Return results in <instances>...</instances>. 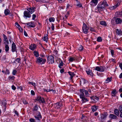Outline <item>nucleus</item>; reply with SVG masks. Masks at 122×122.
<instances>
[{
  "mask_svg": "<svg viewBox=\"0 0 122 122\" xmlns=\"http://www.w3.org/2000/svg\"><path fill=\"white\" fill-rule=\"evenodd\" d=\"M108 5L105 0H104L103 1L100 2L98 5L97 8L98 11L100 12L104 10L105 7L108 6Z\"/></svg>",
  "mask_w": 122,
  "mask_h": 122,
  "instance_id": "obj_1",
  "label": "nucleus"
},
{
  "mask_svg": "<svg viewBox=\"0 0 122 122\" xmlns=\"http://www.w3.org/2000/svg\"><path fill=\"white\" fill-rule=\"evenodd\" d=\"M89 28L87 27L86 25L83 23L82 27V30L84 33L85 34H87L88 32Z\"/></svg>",
  "mask_w": 122,
  "mask_h": 122,
  "instance_id": "obj_2",
  "label": "nucleus"
},
{
  "mask_svg": "<svg viewBox=\"0 0 122 122\" xmlns=\"http://www.w3.org/2000/svg\"><path fill=\"white\" fill-rule=\"evenodd\" d=\"M47 60L49 63H53L54 62V57L52 56H50L47 58Z\"/></svg>",
  "mask_w": 122,
  "mask_h": 122,
  "instance_id": "obj_3",
  "label": "nucleus"
},
{
  "mask_svg": "<svg viewBox=\"0 0 122 122\" xmlns=\"http://www.w3.org/2000/svg\"><path fill=\"white\" fill-rule=\"evenodd\" d=\"M46 61V59L39 57V65H42L45 63Z\"/></svg>",
  "mask_w": 122,
  "mask_h": 122,
  "instance_id": "obj_4",
  "label": "nucleus"
},
{
  "mask_svg": "<svg viewBox=\"0 0 122 122\" xmlns=\"http://www.w3.org/2000/svg\"><path fill=\"white\" fill-rule=\"evenodd\" d=\"M24 17L30 18L31 17V15L30 13L28 11L25 10L24 12Z\"/></svg>",
  "mask_w": 122,
  "mask_h": 122,
  "instance_id": "obj_5",
  "label": "nucleus"
},
{
  "mask_svg": "<svg viewBox=\"0 0 122 122\" xmlns=\"http://www.w3.org/2000/svg\"><path fill=\"white\" fill-rule=\"evenodd\" d=\"M17 50L16 48V46L13 42L11 46V51L13 52H17Z\"/></svg>",
  "mask_w": 122,
  "mask_h": 122,
  "instance_id": "obj_6",
  "label": "nucleus"
},
{
  "mask_svg": "<svg viewBox=\"0 0 122 122\" xmlns=\"http://www.w3.org/2000/svg\"><path fill=\"white\" fill-rule=\"evenodd\" d=\"M36 9L34 7H31L27 9V10L30 14H32L33 13Z\"/></svg>",
  "mask_w": 122,
  "mask_h": 122,
  "instance_id": "obj_7",
  "label": "nucleus"
},
{
  "mask_svg": "<svg viewBox=\"0 0 122 122\" xmlns=\"http://www.w3.org/2000/svg\"><path fill=\"white\" fill-rule=\"evenodd\" d=\"M3 36L4 38V43L5 44H9V42L8 41L7 38L6 36L4 34H3Z\"/></svg>",
  "mask_w": 122,
  "mask_h": 122,
  "instance_id": "obj_8",
  "label": "nucleus"
},
{
  "mask_svg": "<svg viewBox=\"0 0 122 122\" xmlns=\"http://www.w3.org/2000/svg\"><path fill=\"white\" fill-rule=\"evenodd\" d=\"M107 115L108 114L106 112L104 113L103 114H101V118L102 120L103 121L106 118Z\"/></svg>",
  "mask_w": 122,
  "mask_h": 122,
  "instance_id": "obj_9",
  "label": "nucleus"
},
{
  "mask_svg": "<svg viewBox=\"0 0 122 122\" xmlns=\"http://www.w3.org/2000/svg\"><path fill=\"white\" fill-rule=\"evenodd\" d=\"M39 102L42 104L45 103V100L43 97L39 96Z\"/></svg>",
  "mask_w": 122,
  "mask_h": 122,
  "instance_id": "obj_10",
  "label": "nucleus"
},
{
  "mask_svg": "<svg viewBox=\"0 0 122 122\" xmlns=\"http://www.w3.org/2000/svg\"><path fill=\"white\" fill-rule=\"evenodd\" d=\"M62 106V103L61 102H58L54 104V107L55 108L58 109L60 108Z\"/></svg>",
  "mask_w": 122,
  "mask_h": 122,
  "instance_id": "obj_11",
  "label": "nucleus"
},
{
  "mask_svg": "<svg viewBox=\"0 0 122 122\" xmlns=\"http://www.w3.org/2000/svg\"><path fill=\"white\" fill-rule=\"evenodd\" d=\"M36 48V45L35 44H31L29 46V49L31 50H34Z\"/></svg>",
  "mask_w": 122,
  "mask_h": 122,
  "instance_id": "obj_12",
  "label": "nucleus"
},
{
  "mask_svg": "<svg viewBox=\"0 0 122 122\" xmlns=\"http://www.w3.org/2000/svg\"><path fill=\"white\" fill-rule=\"evenodd\" d=\"M115 22L117 24H121L122 22V20L120 18H116Z\"/></svg>",
  "mask_w": 122,
  "mask_h": 122,
  "instance_id": "obj_13",
  "label": "nucleus"
},
{
  "mask_svg": "<svg viewBox=\"0 0 122 122\" xmlns=\"http://www.w3.org/2000/svg\"><path fill=\"white\" fill-rule=\"evenodd\" d=\"M98 0H92L90 3L91 5H96L98 3Z\"/></svg>",
  "mask_w": 122,
  "mask_h": 122,
  "instance_id": "obj_14",
  "label": "nucleus"
},
{
  "mask_svg": "<svg viewBox=\"0 0 122 122\" xmlns=\"http://www.w3.org/2000/svg\"><path fill=\"white\" fill-rule=\"evenodd\" d=\"M84 91L85 89H80V97L83 96H85V95L84 94Z\"/></svg>",
  "mask_w": 122,
  "mask_h": 122,
  "instance_id": "obj_15",
  "label": "nucleus"
},
{
  "mask_svg": "<svg viewBox=\"0 0 122 122\" xmlns=\"http://www.w3.org/2000/svg\"><path fill=\"white\" fill-rule=\"evenodd\" d=\"M86 71L87 75H90L92 76H93V74L92 73V70L90 69H86Z\"/></svg>",
  "mask_w": 122,
  "mask_h": 122,
  "instance_id": "obj_16",
  "label": "nucleus"
},
{
  "mask_svg": "<svg viewBox=\"0 0 122 122\" xmlns=\"http://www.w3.org/2000/svg\"><path fill=\"white\" fill-rule=\"evenodd\" d=\"M81 99V102L82 103L86 102H87L88 101V100L85 96H83L80 97Z\"/></svg>",
  "mask_w": 122,
  "mask_h": 122,
  "instance_id": "obj_17",
  "label": "nucleus"
},
{
  "mask_svg": "<svg viewBox=\"0 0 122 122\" xmlns=\"http://www.w3.org/2000/svg\"><path fill=\"white\" fill-rule=\"evenodd\" d=\"M34 54L35 56L37 57L36 58V62L37 63H38V52L36 51H34Z\"/></svg>",
  "mask_w": 122,
  "mask_h": 122,
  "instance_id": "obj_18",
  "label": "nucleus"
},
{
  "mask_svg": "<svg viewBox=\"0 0 122 122\" xmlns=\"http://www.w3.org/2000/svg\"><path fill=\"white\" fill-rule=\"evenodd\" d=\"M109 117L112 119H115L117 118V117L113 114H110L109 115Z\"/></svg>",
  "mask_w": 122,
  "mask_h": 122,
  "instance_id": "obj_19",
  "label": "nucleus"
},
{
  "mask_svg": "<svg viewBox=\"0 0 122 122\" xmlns=\"http://www.w3.org/2000/svg\"><path fill=\"white\" fill-rule=\"evenodd\" d=\"M98 106H93L91 107V108L92 111L93 112L96 111L98 109Z\"/></svg>",
  "mask_w": 122,
  "mask_h": 122,
  "instance_id": "obj_20",
  "label": "nucleus"
},
{
  "mask_svg": "<svg viewBox=\"0 0 122 122\" xmlns=\"http://www.w3.org/2000/svg\"><path fill=\"white\" fill-rule=\"evenodd\" d=\"M117 93V92L116 90H113L111 92L112 96L113 97H115Z\"/></svg>",
  "mask_w": 122,
  "mask_h": 122,
  "instance_id": "obj_21",
  "label": "nucleus"
},
{
  "mask_svg": "<svg viewBox=\"0 0 122 122\" xmlns=\"http://www.w3.org/2000/svg\"><path fill=\"white\" fill-rule=\"evenodd\" d=\"M112 80V79L111 78L108 77L107 78V79L105 81V83H108L111 81Z\"/></svg>",
  "mask_w": 122,
  "mask_h": 122,
  "instance_id": "obj_22",
  "label": "nucleus"
},
{
  "mask_svg": "<svg viewBox=\"0 0 122 122\" xmlns=\"http://www.w3.org/2000/svg\"><path fill=\"white\" fill-rule=\"evenodd\" d=\"M76 1L77 2L76 5L79 7H82V5L80 2L78 0H76Z\"/></svg>",
  "mask_w": 122,
  "mask_h": 122,
  "instance_id": "obj_23",
  "label": "nucleus"
},
{
  "mask_svg": "<svg viewBox=\"0 0 122 122\" xmlns=\"http://www.w3.org/2000/svg\"><path fill=\"white\" fill-rule=\"evenodd\" d=\"M114 113L117 116L119 115L120 113L119 110L117 109H116L114 110Z\"/></svg>",
  "mask_w": 122,
  "mask_h": 122,
  "instance_id": "obj_24",
  "label": "nucleus"
},
{
  "mask_svg": "<svg viewBox=\"0 0 122 122\" xmlns=\"http://www.w3.org/2000/svg\"><path fill=\"white\" fill-rule=\"evenodd\" d=\"M28 26H30L31 27H34V25L31 22L28 23L26 24Z\"/></svg>",
  "mask_w": 122,
  "mask_h": 122,
  "instance_id": "obj_25",
  "label": "nucleus"
},
{
  "mask_svg": "<svg viewBox=\"0 0 122 122\" xmlns=\"http://www.w3.org/2000/svg\"><path fill=\"white\" fill-rule=\"evenodd\" d=\"M100 24L101 25L105 26H107V24L106 23L105 21H101L100 22Z\"/></svg>",
  "mask_w": 122,
  "mask_h": 122,
  "instance_id": "obj_26",
  "label": "nucleus"
},
{
  "mask_svg": "<svg viewBox=\"0 0 122 122\" xmlns=\"http://www.w3.org/2000/svg\"><path fill=\"white\" fill-rule=\"evenodd\" d=\"M10 10L8 9H6L4 11V13L5 16L9 15L10 13Z\"/></svg>",
  "mask_w": 122,
  "mask_h": 122,
  "instance_id": "obj_27",
  "label": "nucleus"
},
{
  "mask_svg": "<svg viewBox=\"0 0 122 122\" xmlns=\"http://www.w3.org/2000/svg\"><path fill=\"white\" fill-rule=\"evenodd\" d=\"M91 99H92L93 100H98L99 99V97H98L95 96L91 97Z\"/></svg>",
  "mask_w": 122,
  "mask_h": 122,
  "instance_id": "obj_28",
  "label": "nucleus"
},
{
  "mask_svg": "<svg viewBox=\"0 0 122 122\" xmlns=\"http://www.w3.org/2000/svg\"><path fill=\"white\" fill-rule=\"evenodd\" d=\"M5 51L6 52H8L9 50V47L8 44H5Z\"/></svg>",
  "mask_w": 122,
  "mask_h": 122,
  "instance_id": "obj_29",
  "label": "nucleus"
},
{
  "mask_svg": "<svg viewBox=\"0 0 122 122\" xmlns=\"http://www.w3.org/2000/svg\"><path fill=\"white\" fill-rule=\"evenodd\" d=\"M116 32L118 35H122V31L120 30H119L118 29H116Z\"/></svg>",
  "mask_w": 122,
  "mask_h": 122,
  "instance_id": "obj_30",
  "label": "nucleus"
},
{
  "mask_svg": "<svg viewBox=\"0 0 122 122\" xmlns=\"http://www.w3.org/2000/svg\"><path fill=\"white\" fill-rule=\"evenodd\" d=\"M15 77L13 76H10L8 77V79L9 80H14L15 78Z\"/></svg>",
  "mask_w": 122,
  "mask_h": 122,
  "instance_id": "obj_31",
  "label": "nucleus"
},
{
  "mask_svg": "<svg viewBox=\"0 0 122 122\" xmlns=\"http://www.w3.org/2000/svg\"><path fill=\"white\" fill-rule=\"evenodd\" d=\"M48 36L46 34V36H44L43 38V39L44 41L47 42L48 39Z\"/></svg>",
  "mask_w": 122,
  "mask_h": 122,
  "instance_id": "obj_32",
  "label": "nucleus"
},
{
  "mask_svg": "<svg viewBox=\"0 0 122 122\" xmlns=\"http://www.w3.org/2000/svg\"><path fill=\"white\" fill-rule=\"evenodd\" d=\"M116 15H117V16L118 17L122 16V11L121 12H118L116 13Z\"/></svg>",
  "mask_w": 122,
  "mask_h": 122,
  "instance_id": "obj_33",
  "label": "nucleus"
},
{
  "mask_svg": "<svg viewBox=\"0 0 122 122\" xmlns=\"http://www.w3.org/2000/svg\"><path fill=\"white\" fill-rule=\"evenodd\" d=\"M86 81L84 79L81 78V80L80 81L81 83H82L83 84H85L86 82Z\"/></svg>",
  "mask_w": 122,
  "mask_h": 122,
  "instance_id": "obj_34",
  "label": "nucleus"
},
{
  "mask_svg": "<svg viewBox=\"0 0 122 122\" xmlns=\"http://www.w3.org/2000/svg\"><path fill=\"white\" fill-rule=\"evenodd\" d=\"M55 19L54 17H50L49 18V20L50 22H54L55 21Z\"/></svg>",
  "mask_w": 122,
  "mask_h": 122,
  "instance_id": "obj_35",
  "label": "nucleus"
},
{
  "mask_svg": "<svg viewBox=\"0 0 122 122\" xmlns=\"http://www.w3.org/2000/svg\"><path fill=\"white\" fill-rule=\"evenodd\" d=\"M84 93H85V96L86 97H89V94L88 93V91L85 90V91H84Z\"/></svg>",
  "mask_w": 122,
  "mask_h": 122,
  "instance_id": "obj_36",
  "label": "nucleus"
},
{
  "mask_svg": "<svg viewBox=\"0 0 122 122\" xmlns=\"http://www.w3.org/2000/svg\"><path fill=\"white\" fill-rule=\"evenodd\" d=\"M102 40V38L101 37L99 36L98 37L97 39V41L98 42H101Z\"/></svg>",
  "mask_w": 122,
  "mask_h": 122,
  "instance_id": "obj_37",
  "label": "nucleus"
},
{
  "mask_svg": "<svg viewBox=\"0 0 122 122\" xmlns=\"http://www.w3.org/2000/svg\"><path fill=\"white\" fill-rule=\"evenodd\" d=\"M15 25L17 27L19 28V30H20L21 28L19 24L17 22H16L15 23Z\"/></svg>",
  "mask_w": 122,
  "mask_h": 122,
  "instance_id": "obj_38",
  "label": "nucleus"
},
{
  "mask_svg": "<svg viewBox=\"0 0 122 122\" xmlns=\"http://www.w3.org/2000/svg\"><path fill=\"white\" fill-rule=\"evenodd\" d=\"M68 73L71 76V77H73V76L75 75L74 73L73 72H71L69 71L68 72Z\"/></svg>",
  "mask_w": 122,
  "mask_h": 122,
  "instance_id": "obj_39",
  "label": "nucleus"
},
{
  "mask_svg": "<svg viewBox=\"0 0 122 122\" xmlns=\"http://www.w3.org/2000/svg\"><path fill=\"white\" fill-rule=\"evenodd\" d=\"M100 69L101 72H103L105 70V67L102 66H100Z\"/></svg>",
  "mask_w": 122,
  "mask_h": 122,
  "instance_id": "obj_40",
  "label": "nucleus"
},
{
  "mask_svg": "<svg viewBox=\"0 0 122 122\" xmlns=\"http://www.w3.org/2000/svg\"><path fill=\"white\" fill-rule=\"evenodd\" d=\"M17 72V71L15 69L13 70L12 72V75L14 76L15 75Z\"/></svg>",
  "mask_w": 122,
  "mask_h": 122,
  "instance_id": "obj_41",
  "label": "nucleus"
},
{
  "mask_svg": "<svg viewBox=\"0 0 122 122\" xmlns=\"http://www.w3.org/2000/svg\"><path fill=\"white\" fill-rule=\"evenodd\" d=\"M20 58H17L16 59L15 61L16 62L15 63H16V62H17V63H19L20 62Z\"/></svg>",
  "mask_w": 122,
  "mask_h": 122,
  "instance_id": "obj_42",
  "label": "nucleus"
},
{
  "mask_svg": "<svg viewBox=\"0 0 122 122\" xmlns=\"http://www.w3.org/2000/svg\"><path fill=\"white\" fill-rule=\"evenodd\" d=\"M38 109V107L36 105H35L34 107L33 108V111H37Z\"/></svg>",
  "mask_w": 122,
  "mask_h": 122,
  "instance_id": "obj_43",
  "label": "nucleus"
},
{
  "mask_svg": "<svg viewBox=\"0 0 122 122\" xmlns=\"http://www.w3.org/2000/svg\"><path fill=\"white\" fill-rule=\"evenodd\" d=\"M117 7V6L116 5H115L110 7V9L111 10H113L116 8Z\"/></svg>",
  "mask_w": 122,
  "mask_h": 122,
  "instance_id": "obj_44",
  "label": "nucleus"
},
{
  "mask_svg": "<svg viewBox=\"0 0 122 122\" xmlns=\"http://www.w3.org/2000/svg\"><path fill=\"white\" fill-rule=\"evenodd\" d=\"M39 2L41 3H47L48 2L46 0H39Z\"/></svg>",
  "mask_w": 122,
  "mask_h": 122,
  "instance_id": "obj_45",
  "label": "nucleus"
},
{
  "mask_svg": "<svg viewBox=\"0 0 122 122\" xmlns=\"http://www.w3.org/2000/svg\"><path fill=\"white\" fill-rule=\"evenodd\" d=\"M95 70L99 71H100V67L97 66L96 67L95 69Z\"/></svg>",
  "mask_w": 122,
  "mask_h": 122,
  "instance_id": "obj_46",
  "label": "nucleus"
},
{
  "mask_svg": "<svg viewBox=\"0 0 122 122\" xmlns=\"http://www.w3.org/2000/svg\"><path fill=\"white\" fill-rule=\"evenodd\" d=\"M69 60L70 61L72 62L75 60V59L74 58L70 57Z\"/></svg>",
  "mask_w": 122,
  "mask_h": 122,
  "instance_id": "obj_47",
  "label": "nucleus"
},
{
  "mask_svg": "<svg viewBox=\"0 0 122 122\" xmlns=\"http://www.w3.org/2000/svg\"><path fill=\"white\" fill-rule=\"evenodd\" d=\"M119 109L120 113H122V105L120 106Z\"/></svg>",
  "mask_w": 122,
  "mask_h": 122,
  "instance_id": "obj_48",
  "label": "nucleus"
},
{
  "mask_svg": "<svg viewBox=\"0 0 122 122\" xmlns=\"http://www.w3.org/2000/svg\"><path fill=\"white\" fill-rule=\"evenodd\" d=\"M2 105L5 106V107L6 108V102L5 101H4L2 102Z\"/></svg>",
  "mask_w": 122,
  "mask_h": 122,
  "instance_id": "obj_49",
  "label": "nucleus"
},
{
  "mask_svg": "<svg viewBox=\"0 0 122 122\" xmlns=\"http://www.w3.org/2000/svg\"><path fill=\"white\" fill-rule=\"evenodd\" d=\"M42 118V117L40 113L39 112V120L41 119Z\"/></svg>",
  "mask_w": 122,
  "mask_h": 122,
  "instance_id": "obj_50",
  "label": "nucleus"
},
{
  "mask_svg": "<svg viewBox=\"0 0 122 122\" xmlns=\"http://www.w3.org/2000/svg\"><path fill=\"white\" fill-rule=\"evenodd\" d=\"M90 30L91 31H94L95 32V29L91 27H90Z\"/></svg>",
  "mask_w": 122,
  "mask_h": 122,
  "instance_id": "obj_51",
  "label": "nucleus"
},
{
  "mask_svg": "<svg viewBox=\"0 0 122 122\" xmlns=\"http://www.w3.org/2000/svg\"><path fill=\"white\" fill-rule=\"evenodd\" d=\"M36 16L35 14H33L32 15V19L33 20H34L35 19V18H36Z\"/></svg>",
  "mask_w": 122,
  "mask_h": 122,
  "instance_id": "obj_52",
  "label": "nucleus"
},
{
  "mask_svg": "<svg viewBox=\"0 0 122 122\" xmlns=\"http://www.w3.org/2000/svg\"><path fill=\"white\" fill-rule=\"evenodd\" d=\"M11 88L14 90H15L16 89V87L14 85H13L11 86Z\"/></svg>",
  "mask_w": 122,
  "mask_h": 122,
  "instance_id": "obj_53",
  "label": "nucleus"
},
{
  "mask_svg": "<svg viewBox=\"0 0 122 122\" xmlns=\"http://www.w3.org/2000/svg\"><path fill=\"white\" fill-rule=\"evenodd\" d=\"M29 121L30 122H34L35 120L32 118H31L29 119Z\"/></svg>",
  "mask_w": 122,
  "mask_h": 122,
  "instance_id": "obj_54",
  "label": "nucleus"
},
{
  "mask_svg": "<svg viewBox=\"0 0 122 122\" xmlns=\"http://www.w3.org/2000/svg\"><path fill=\"white\" fill-rule=\"evenodd\" d=\"M14 113L17 116H18L19 113L16 110H14Z\"/></svg>",
  "mask_w": 122,
  "mask_h": 122,
  "instance_id": "obj_55",
  "label": "nucleus"
},
{
  "mask_svg": "<svg viewBox=\"0 0 122 122\" xmlns=\"http://www.w3.org/2000/svg\"><path fill=\"white\" fill-rule=\"evenodd\" d=\"M121 2V0H118V3L116 5L117 6H118L119 5Z\"/></svg>",
  "mask_w": 122,
  "mask_h": 122,
  "instance_id": "obj_56",
  "label": "nucleus"
},
{
  "mask_svg": "<svg viewBox=\"0 0 122 122\" xmlns=\"http://www.w3.org/2000/svg\"><path fill=\"white\" fill-rule=\"evenodd\" d=\"M63 63L62 61H61V63L59 64L58 66H62L63 65Z\"/></svg>",
  "mask_w": 122,
  "mask_h": 122,
  "instance_id": "obj_57",
  "label": "nucleus"
},
{
  "mask_svg": "<svg viewBox=\"0 0 122 122\" xmlns=\"http://www.w3.org/2000/svg\"><path fill=\"white\" fill-rule=\"evenodd\" d=\"M110 52L111 53V54L112 56H113V55H114V51L113 50H111V51Z\"/></svg>",
  "mask_w": 122,
  "mask_h": 122,
  "instance_id": "obj_58",
  "label": "nucleus"
},
{
  "mask_svg": "<svg viewBox=\"0 0 122 122\" xmlns=\"http://www.w3.org/2000/svg\"><path fill=\"white\" fill-rule=\"evenodd\" d=\"M5 72L6 74H9L10 73V72L9 70L7 69H6Z\"/></svg>",
  "mask_w": 122,
  "mask_h": 122,
  "instance_id": "obj_59",
  "label": "nucleus"
},
{
  "mask_svg": "<svg viewBox=\"0 0 122 122\" xmlns=\"http://www.w3.org/2000/svg\"><path fill=\"white\" fill-rule=\"evenodd\" d=\"M51 30H54V24H52V26L51 27Z\"/></svg>",
  "mask_w": 122,
  "mask_h": 122,
  "instance_id": "obj_60",
  "label": "nucleus"
},
{
  "mask_svg": "<svg viewBox=\"0 0 122 122\" xmlns=\"http://www.w3.org/2000/svg\"><path fill=\"white\" fill-rule=\"evenodd\" d=\"M29 83L30 84H31L34 86H35L36 85L35 83H33V82H29Z\"/></svg>",
  "mask_w": 122,
  "mask_h": 122,
  "instance_id": "obj_61",
  "label": "nucleus"
},
{
  "mask_svg": "<svg viewBox=\"0 0 122 122\" xmlns=\"http://www.w3.org/2000/svg\"><path fill=\"white\" fill-rule=\"evenodd\" d=\"M17 89H20L21 91H22L23 90V89L21 86H18L17 87Z\"/></svg>",
  "mask_w": 122,
  "mask_h": 122,
  "instance_id": "obj_62",
  "label": "nucleus"
},
{
  "mask_svg": "<svg viewBox=\"0 0 122 122\" xmlns=\"http://www.w3.org/2000/svg\"><path fill=\"white\" fill-rule=\"evenodd\" d=\"M23 103L25 104H27V102L25 100H23Z\"/></svg>",
  "mask_w": 122,
  "mask_h": 122,
  "instance_id": "obj_63",
  "label": "nucleus"
},
{
  "mask_svg": "<svg viewBox=\"0 0 122 122\" xmlns=\"http://www.w3.org/2000/svg\"><path fill=\"white\" fill-rule=\"evenodd\" d=\"M119 66L121 69L122 70V63H120L119 64Z\"/></svg>",
  "mask_w": 122,
  "mask_h": 122,
  "instance_id": "obj_64",
  "label": "nucleus"
}]
</instances>
